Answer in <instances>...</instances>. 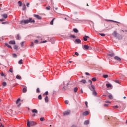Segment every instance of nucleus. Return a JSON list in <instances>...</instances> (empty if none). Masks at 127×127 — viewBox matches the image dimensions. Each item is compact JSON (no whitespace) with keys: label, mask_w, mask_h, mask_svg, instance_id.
<instances>
[{"label":"nucleus","mask_w":127,"mask_h":127,"mask_svg":"<svg viewBox=\"0 0 127 127\" xmlns=\"http://www.w3.org/2000/svg\"><path fill=\"white\" fill-rule=\"evenodd\" d=\"M27 125L28 127H32V126H35V125H36V122H34L33 121L30 122L29 121H28Z\"/></svg>","instance_id":"nucleus-2"},{"label":"nucleus","mask_w":127,"mask_h":127,"mask_svg":"<svg viewBox=\"0 0 127 127\" xmlns=\"http://www.w3.org/2000/svg\"><path fill=\"white\" fill-rule=\"evenodd\" d=\"M18 3L19 4H20V5H19V6H20V7L22 6V2H21V1H18Z\"/></svg>","instance_id":"nucleus-31"},{"label":"nucleus","mask_w":127,"mask_h":127,"mask_svg":"<svg viewBox=\"0 0 127 127\" xmlns=\"http://www.w3.org/2000/svg\"><path fill=\"white\" fill-rule=\"evenodd\" d=\"M40 120L41 122H43L44 121H45V119H44V117H41L40 118Z\"/></svg>","instance_id":"nucleus-28"},{"label":"nucleus","mask_w":127,"mask_h":127,"mask_svg":"<svg viewBox=\"0 0 127 127\" xmlns=\"http://www.w3.org/2000/svg\"><path fill=\"white\" fill-rule=\"evenodd\" d=\"M108 98H109L110 100H113V96H112V95H109Z\"/></svg>","instance_id":"nucleus-32"},{"label":"nucleus","mask_w":127,"mask_h":127,"mask_svg":"<svg viewBox=\"0 0 127 127\" xmlns=\"http://www.w3.org/2000/svg\"><path fill=\"white\" fill-rule=\"evenodd\" d=\"M97 81V79H96V77H94L92 79V82H96Z\"/></svg>","instance_id":"nucleus-34"},{"label":"nucleus","mask_w":127,"mask_h":127,"mask_svg":"<svg viewBox=\"0 0 127 127\" xmlns=\"http://www.w3.org/2000/svg\"><path fill=\"white\" fill-rule=\"evenodd\" d=\"M74 32H75V33H78L79 32V31L76 28L73 29Z\"/></svg>","instance_id":"nucleus-25"},{"label":"nucleus","mask_w":127,"mask_h":127,"mask_svg":"<svg viewBox=\"0 0 127 127\" xmlns=\"http://www.w3.org/2000/svg\"><path fill=\"white\" fill-rule=\"evenodd\" d=\"M32 113L33 114L32 116L35 117V114H38V111H37V110H36V109H33L32 110Z\"/></svg>","instance_id":"nucleus-5"},{"label":"nucleus","mask_w":127,"mask_h":127,"mask_svg":"<svg viewBox=\"0 0 127 127\" xmlns=\"http://www.w3.org/2000/svg\"><path fill=\"white\" fill-rule=\"evenodd\" d=\"M5 45H6V46H7V47H8V48H11V49H12V47H11V46L9 45L8 44L5 43Z\"/></svg>","instance_id":"nucleus-19"},{"label":"nucleus","mask_w":127,"mask_h":127,"mask_svg":"<svg viewBox=\"0 0 127 127\" xmlns=\"http://www.w3.org/2000/svg\"><path fill=\"white\" fill-rule=\"evenodd\" d=\"M2 85H3V87H5V86H6V85H7V84L6 83V82H3Z\"/></svg>","instance_id":"nucleus-33"},{"label":"nucleus","mask_w":127,"mask_h":127,"mask_svg":"<svg viewBox=\"0 0 127 127\" xmlns=\"http://www.w3.org/2000/svg\"><path fill=\"white\" fill-rule=\"evenodd\" d=\"M38 99H39V100H42V97L41 96V95H39L38 96Z\"/></svg>","instance_id":"nucleus-37"},{"label":"nucleus","mask_w":127,"mask_h":127,"mask_svg":"<svg viewBox=\"0 0 127 127\" xmlns=\"http://www.w3.org/2000/svg\"><path fill=\"white\" fill-rule=\"evenodd\" d=\"M80 83H83V84H86L87 83V81L86 80L83 79L80 81Z\"/></svg>","instance_id":"nucleus-18"},{"label":"nucleus","mask_w":127,"mask_h":127,"mask_svg":"<svg viewBox=\"0 0 127 127\" xmlns=\"http://www.w3.org/2000/svg\"><path fill=\"white\" fill-rule=\"evenodd\" d=\"M34 43H35L36 44H37L38 43V40H35L34 41Z\"/></svg>","instance_id":"nucleus-42"},{"label":"nucleus","mask_w":127,"mask_h":127,"mask_svg":"<svg viewBox=\"0 0 127 127\" xmlns=\"http://www.w3.org/2000/svg\"><path fill=\"white\" fill-rule=\"evenodd\" d=\"M70 37H72V38H76V36H75V35H70Z\"/></svg>","instance_id":"nucleus-45"},{"label":"nucleus","mask_w":127,"mask_h":127,"mask_svg":"<svg viewBox=\"0 0 127 127\" xmlns=\"http://www.w3.org/2000/svg\"><path fill=\"white\" fill-rule=\"evenodd\" d=\"M113 108H115V109H118V108H119V106L118 105H116L115 106H114Z\"/></svg>","instance_id":"nucleus-54"},{"label":"nucleus","mask_w":127,"mask_h":127,"mask_svg":"<svg viewBox=\"0 0 127 127\" xmlns=\"http://www.w3.org/2000/svg\"><path fill=\"white\" fill-rule=\"evenodd\" d=\"M103 77L105 78V79H107V78H108V77H109V75L106 74V75H103Z\"/></svg>","instance_id":"nucleus-29"},{"label":"nucleus","mask_w":127,"mask_h":127,"mask_svg":"<svg viewBox=\"0 0 127 127\" xmlns=\"http://www.w3.org/2000/svg\"><path fill=\"white\" fill-rule=\"evenodd\" d=\"M14 49L17 50V49H18V47L16 45L14 46Z\"/></svg>","instance_id":"nucleus-36"},{"label":"nucleus","mask_w":127,"mask_h":127,"mask_svg":"<svg viewBox=\"0 0 127 127\" xmlns=\"http://www.w3.org/2000/svg\"><path fill=\"white\" fill-rule=\"evenodd\" d=\"M9 72L10 73H13V69L12 68H10L9 70Z\"/></svg>","instance_id":"nucleus-39"},{"label":"nucleus","mask_w":127,"mask_h":127,"mask_svg":"<svg viewBox=\"0 0 127 127\" xmlns=\"http://www.w3.org/2000/svg\"><path fill=\"white\" fill-rule=\"evenodd\" d=\"M81 94H83V89H81Z\"/></svg>","instance_id":"nucleus-64"},{"label":"nucleus","mask_w":127,"mask_h":127,"mask_svg":"<svg viewBox=\"0 0 127 127\" xmlns=\"http://www.w3.org/2000/svg\"><path fill=\"white\" fill-rule=\"evenodd\" d=\"M106 86L107 88H111L112 87V85L109 83L106 84Z\"/></svg>","instance_id":"nucleus-21"},{"label":"nucleus","mask_w":127,"mask_h":127,"mask_svg":"<svg viewBox=\"0 0 127 127\" xmlns=\"http://www.w3.org/2000/svg\"><path fill=\"white\" fill-rule=\"evenodd\" d=\"M113 36L114 37H117V35H118V33L116 31H114L113 33L112 34Z\"/></svg>","instance_id":"nucleus-11"},{"label":"nucleus","mask_w":127,"mask_h":127,"mask_svg":"<svg viewBox=\"0 0 127 127\" xmlns=\"http://www.w3.org/2000/svg\"><path fill=\"white\" fill-rule=\"evenodd\" d=\"M35 21L33 20L32 18H30L28 20H23L20 21V24H22V25H24L25 24H27V23H34Z\"/></svg>","instance_id":"nucleus-1"},{"label":"nucleus","mask_w":127,"mask_h":127,"mask_svg":"<svg viewBox=\"0 0 127 127\" xmlns=\"http://www.w3.org/2000/svg\"><path fill=\"white\" fill-rule=\"evenodd\" d=\"M55 20V18H54L52 21L50 22V24L51 25H53V22L54 21V20Z\"/></svg>","instance_id":"nucleus-23"},{"label":"nucleus","mask_w":127,"mask_h":127,"mask_svg":"<svg viewBox=\"0 0 127 127\" xmlns=\"http://www.w3.org/2000/svg\"><path fill=\"white\" fill-rule=\"evenodd\" d=\"M16 78L18 80H21V76H20L19 75H17Z\"/></svg>","instance_id":"nucleus-26"},{"label":"nucleus","mask_w":127,"mask_h":127,"mask_svg":"<svg viewBox=\"0 0 127 127\" xmlns=\"http://www.w3.org/2000/svg\"><path fill=\"white\" fill-rule=\"evenodd\" d=\"M3 16V17H4V18H7V14H4L2 15Z\"/></svg>","instance_id":"nucleus-27"},{"label":"nucleus","mask_w":127,"mask_h":127,"mask_svg":"<svg viewBox=\"0 0 127 127\" xmlns=\"http://www.w3.org/2000/svg\"><path fill=\"white\" fill-rule=\"evenodd\" d=\"M75 41H76L77 43H81V40H80L79 39H76Z\"/></svg>","instance_id":"nucleus-24"},{"label":"nucleus","mask_w":127,"mask_h":127,"mask_svg":"<svg viewBox=\"0 0 127 127\" xmlns=\"http://www.w3.org/2000/svg\"><path fill=\"white\" fill-rule=\"evenodd\" d=\"M88 82L90 83L91 87H92V85H93V84H92V80H89Z\"/></svg>","instance_id":"nucleus-43"},{"label":"nucleus","mask_w":127,"mask_h":127,"mask_svg":"<svg viewBox=\"0 0 127 127\" xmlns=\"http://www.w3.org/2000/svg\"><path fill=\"white\" fill-rule=\"evenodd\" d=\"M13 57H17V55H16V54H13Z\"/></svg>","instance_id":"nucleus-47"},{"label":"nucleus","mask_w":127,"mask_h":127,"mask_svg":"<svg viewBox=\"0 0 127 127\" xmlns=\"http://www.w3.org/2000/svg\"><path fill=\"white\" fill-rule=\"evenodd\" d=\"M78 91V88L75 87L74 89V93H77V91Z\"/></svg>","instance_id":"nucleus-35"},{"label":"nucleus","mask_w":127,"mask_h":127,"mask_svg":"<svg viewBox=\"0 0 127 127\" xmlns=\"http://www.w3.org/2000/svg\"><path fill=\"white\" fill-rule=\"evenodd\" d=\"M100 35H101V36H106V35L105 34H103V33H101V34H99Z\"/></svg>","instance_id":"nucleus-44"},{"label":"nucleus","mask_w":127,"mask_h":127,"mask_svg":"<svg viewBox=\"0 0 127 127\" xmlns=\"http://www.w3.org/2000/svg\"><path fill=\"white\" fill-rule=\"evenodd\" d=\"M20 98L18 99V100H17L16 101V104L17 105L18 107H20V106L21 105V104L20 103Z\"/></svg>","instance_id":"nucleus-6"},{"label":"nucleus","mask_w":127,"mask_h":127,"mask_svg":"<svg viewBox=\"0 0 127 127\" xmlns=\"http://www.w3.org/2000/svg\"><path fill=\"white\" fill-rule=\"evenodd\" d=\"M46 42H47V41L45 40L44 41H41L40 43H46Z\"/></svg>","instance_id":"nucleus-41"},{"label":"nucleus","mask_w":127,"mask_h":127,"mask_svg":"<svg viewBox=\"0 0 127 127\" xmlns=\"http://www.w3.org/2000/svg\"><path fill=\"white\" fill-rule=\"evenodd\" d=\"M37 93H40V90H39V88H38L36 90Z\"/></svg>","instance_id":"nucleus-40"},{"label":"nucleus","mask_w":127,"mask_h":127,"mask_svg":"<svg viewBox=\"0 0 127 127\" xmlns=\"http://www.w3.org/2000/svg\"><path fill=\"white\" fill-rule=\"evenodd\" d=\"M65 103L66 105H68V104H69V103L68 102V100H66L65 101Z\"/></svg>","instance_id":"nucleus-57"},{"label":"nucleus","mask_w":127,"mask_h":127,"mask_svg":"<svg viewBox=\"0 0 127 127\" xmlns=\"http://www.w3.org/2000/svg\"><path fill=\"white\" fill-rule=\"evenodd\" d=\"M29 5H30L29 3H27V7H29Z\"/></svg>","instance_id":"nucleus-59"},{"label":"nucleus","mask_w":127,"mask_h":127,"mask_svg":"<svg viewBox=\"0 0 127 127\" xmlns=\"http://www.w3.org/2000/svg\"><path fill=\"white\" fill-rule=\"evenodd\" d=\"M34 17H35L36 18H37V19H41V17L39 16L38 15H34Z\"/></svg>","instance_id":"nucleus-14"},{"label":"nucleus","mask_w":127,"mask_h":127,"mask_svg":"<svg viewBox=\"0 0 127 127\" xmlns=\"http://www.w3.org/2000/svg\"><path fill=\"white\" fill-rule=\"evenodd\" d=\"M108 104H104V107H108Z\"/></svg>","instance_id":"nucleus-61"},{"label":"nucleus","mask_w":127,"mask_h":127,"mask_svg":"<svg viewBox=\"0 0 127 127\" xmlns=\"http://www.w3.org/2000/svg\"><path fill=\"white\" fill-rule=\"evenodd\" d=\"M44 95H46V96H47V95H48V91H46L45 93H44L43 96H44Z\"/></svg>","instance_id":"nucleus-46"},{"label":"nucleus","mask_w":127,"mask_h":127,"mask_svg":"<svg viewBox=\"0 0 127 127\" xmlns=\"http://www.w3.org/2000/svg\"><path fill=\"white\" fill-rule=\"evenodd\" d=\"M114 59L115 60H117V61H121V58H120V57H118V56H115V57H114Z\"/></svg>","instance_id":"nucleus-10"},{"label":"nucleus","mask_w":127,"mask_h":127,"mask_svg":"<svg viewBox=\"0 0 127 127\" xmlns=\"http://www.w3.org/2000/svg\"><path fill=\"white\" fill-rule=\"evenodd\" d=\"M23 44H24V42H22L21 43V45L22 47L23 46Z\"/></svg>","instance_id":"nucleus-53"},{"label":"nucleus","mask_w":127,"mask_h":127,"mask_svg":"<svg viewBox=\"0 0 127 127\" xmlns=\"http://www.w3.org/2000/svg\"><path fill=\"white\" fill-rule=\"evenodd\" d=\"M71 114V111L70 110H67L66 111H64V116H68Z\"/></svg>","instance_id":"nucleus-4"},{"label":"nucleus","mask_w":127,"mask_h":127,"mask_svg":"<svg viewBox=\"0 0 127 127\" xmlns=\"http://www.w3.org/2000/svg\"><path fill=\"white\" fill-rule=\"evenodd\" d=\"M4 127V126H3V125H2V124H1L0 127Z\"/></svg>","instance_id":"nucleus-62"},{"label":"nucleus","mask_w":127,"mask_h":127,"mask_svg":"<svg viewBox=\"0 0 127 127\" xmlns=\"http://www.w3.org/2000/svg\"><path fill=\"white\" fill-rule=\"evenodd\" d=\"M45 101L46 103H48V101H49L48 96H47L45 97Z\"/></svg>","instance_id":"nucleus-17"},{"label":"nucleus","mask_w":127,"mask_h":127,"mask_svg":"<svg viewBox=\"0 0 127 127\" xmlns=\"http://www.w3.org/2000/svg\"><path fill=\"white\" fill-rule=\"evenodd\" d=\"M1 76L2 77H4V74L3 73V72H1Z\"/></svg>","instance_id":"nucleus-50"},{"label":"nucleus","mask_w":127,"mask_h":127,"mask_svg":"<svg viewBox=\"0 0 127 127\" xmlns=\"http://www.w3.org/2000/svg\"><path fill=\"white\" fill-rule=\"evenodd\" d=\"M105 21H110L111 22H115V23H119V22H117L116 21H114V20H112L106 19Z\"/></svg>","instance_id":"nucleus-12"},{"label":"nucleus","mask_w":127,"mask_h":127,"mask_svg":"<svg viewBox=\"0 0 127 127\" xmlns=\"http://www.w3.org/2000/svg\"><path fill=\"white\" fill-rule=\"evenodd\" d=\"M46 9L47 10H50V6H48V7H47L46 8Z\"/></svg>","instance_id":"nucleus-38"},{"label":"nucleus","mask_w":127,"mask_h":127,"mask_svg":"<svg viewBox=\"0 0 127 127\" xmlns=\"http://www.w3.org/2000/svg\"><path fill=\"white\" fill-rule=\"evenodd\" d=\"M115 83H117V84H120V81L119 80H115Z\"/></svg>","instance_id":"nucleus-48"},{"label":"nucleus","mask_w":127,"mask_h":127,"mask_svg":"<svg viewBox=\"0 0 127 127\" xmlns=\"http://www.w3.org/2000/svg\"><path fill=\"white\" fill-rule=\"evenodd\" d=\"M92 89H90L91 91L93 92V95H97V92L95 90V86L94 85H91Z\"/></svg>","instance_id":"nucleus-3"},{"label":"nucleus","mask_w":127,"mask_h":127,"mask_svg":"<svg viewBox=\"0 0 127 127\" xmlns=\"http://www.w3.org/2000/svg\"><path fill=\"white\" fill-rule=\"evenodd\" d=\"M22 92L24 93H25L26 92H27V87H26V86H25V87L23 88Z\"/></svg>","instance_id":"nucleus-9"},{"label":"nucleus","mask_w":127,"mask_h":127,"mask_svg":"<svg viewBox=\"0 0 127 127\" xmlns=\"http://www.w3.org/2000/svg\"><path fill=\"white\" fill-rule=\"evenodd\" d=\"M105 103H109L110 104H111V102H110L109 101H106Z\"/></svg>","instance_id":"nucleus-60"},{"label":"nucleus","mask_w":127,"mask_h":127,"mask_svg":"<svg viewBox=\"0 0 127 127\" xmlns=\"http://www.w3.org/2000/svg\"><path fill=\"white\" fill-rule=\"evenodd\" d=\"M89 114V111H86L82 113L83 116H88Z\"/></svg>","instance_id":"nucleus-8"},{"label":"nucleus","mask_w":127,"mask_h":127,"mask_svg":"<svg viewBox=\"0 0 127 127\" xmlns=\"http://www.w3.org/2000/svg\"><path fill=\"white\" fill-rule=\"evenodd\" d=\"M85 105L86 106V108H88V102L87 101L85 102Z\"/></svg>","instance_id":"nucleus-55"},{"label":"nucleus","mask_w":127,"mask_h":127,"mask_svg":"<svg viewBox=\"0 0 127 127\" xmlns=\"http://www.w3.org/2000/svg\"><path fill=\"white\" fill-rule=\"evenodd\" d=\"M22 59H21L19 60V61L18 62L19 64H20V65H22V64H23V63L22 62Z\"/></svg>","instance_id":"nucleus-20"},{"label":"nucleus","mask_w":127,"mask_h":127,"mask_svg":"<svg viewBox=\"0 0 127 127\" xmlns=\"http://www.w3.org/2000/svg\"><path fill=\"white\" fill-rule=\"evenodd\" d=\"M85 75H86L87 76H90V73H89L88 72H86Z\"/></svg>","instance_id":"nucleus-56"},{"label":"nucleus","mask_w":127,"mask_h":127,"mask_svg":"<svg viewBox=\"0 0 127 127\" xmlns=\"http://www.w3.org/2000/svg\"><path fill=\"white\" fill-rule=\"evenodd\" d=\"M26 9V6L25 5H24L23 6L22 10H25Z\"/></svg>","instance_id":"nucleus-30"},{"label":"nucleus","mask_w":127,"mask_h":127,"mask_svg":"<svg viewBox=\"0 0 127 127\" xmlns=\"http://www.w3.org/2000/svg\"><path fill=\"white\" fill-rule=\"evenodd\" d=\"M75 55H76L77 56H79V53L76 52L75 53Z\"/></svg>","instance_id":"nucleus-49"},{"label":"nucleus","mask_w":127,"mask_h":127,"mask_svg":"<svg viewBox=\"0 0 127 127\" xmlns=\"http://www.w3.org/2000/svg\"><path fill=\"white\" fill-rule=\"evenodd\" d=\"M90 48V47L88 45H84L83 46V49H85V50H88Z\"/></svg>","instance_id":"nucleus-7"},{"label":"nucleus","mask_w":127,"mask_h":127,"mask_svg":"<svg viewBox=\"0 0 127 127\" xmlns=\"http://www.w3.org/2000/svg\"><path fill=\"white\" fill-rule=\"evenodd\" d=\"M89 123L90 122H89V120H86L84 122V125H89Z\"/></svg>","instance_id":"nucleus-22"},{"label":"nucleus","mask_w":127,"mask_h":127,"mask_svg":"<svg viewBox=\"0 0 127 127\" xmlns=\"http://www.w3.org/2000/svg\"><path fill=\"white\" fill-rule=\"evenodd\" d=\"M108 55L109 56H111V57L115 56V54H114V53H110L109 54H108Z\"/></svg>","instance_id":"nucleus-16"},{"label":"nucleus","mask_w":127,"mask_h":127,"mask_svg":"<svg viewBox=\"0 0 127 127\" xmlns=\"http://www.w3.org/2000/svg\"><path fill=\"white\" fill-rule=\"evenodd\" d=\"M2 24H7V22H2Z\"/></svg>","instance_id":"nucleus-58"},{"label":"nucleus","mask_w":127,"mask_h":127,"mask_svg":"<svg viewBox=\"0 0 127 127\" xmlns=\"http://www.w3.org/2000/svg\"><path fill=\"white\" fill-rule=\"evenodd\" d=\"M9 44L14 45L15 44V41L14 40L10 41L9 42Z\"/></svg>","instance_id":"nucleus-13"},{"label":"nucleus","mask_w":127,"mask_h":127,"mask_svg":"<svg viewBox=\"0 0 127 127\" xmlns=\"http://www.w3.org/2000/svg\"><path fill=\"white\" fill-rule=\"evenodd\" d=\"M17 39L19 40L20 39V37L19 36V35H17Z\"/></svg>","instance_id":"nucleus-51"},{"label":"nucleus","mask_w":127,"mask_h":127,"mask_svg":"<svg viewBox=\"0 0 127 127\" xmlns=\"http://www.w3.org/2000/svg\"><path fill=\"white\" fill-rule=\"evenodd\" d=\"M4 20L3 19H0V21H2H2H4Z\"/></svg>","instance_id":"nucleus-63"},{"label":"nucleus","mask_w":127,"mask_h":127,"mask_svg":"<svg viewBox=\"0 0 127 127\" xmlns=\"http://www.w3.org/2000/svg\"><path fill=\"white\" fill-rule=\"evenodd\" d=\"M34 45V43L33 42H31L30 46H33Z\"/></svg>","instance_id":"nucleus-52"},{"label":"nucleus","mask_w":127,"mask_h":127,"mask_svg":"<svg viewBox=\"0 0 127 127\" xmlns=\"http://www.w3.org/2000/svg\"><path fill=\"white\" fill-rule=\"evenodd\" d=\"M87 38H90V37L88 36H85V37H83V40L84 41H87V40H88V39Z\"/></svg>","instance_id":"nucleus-15"}]
</instances>
